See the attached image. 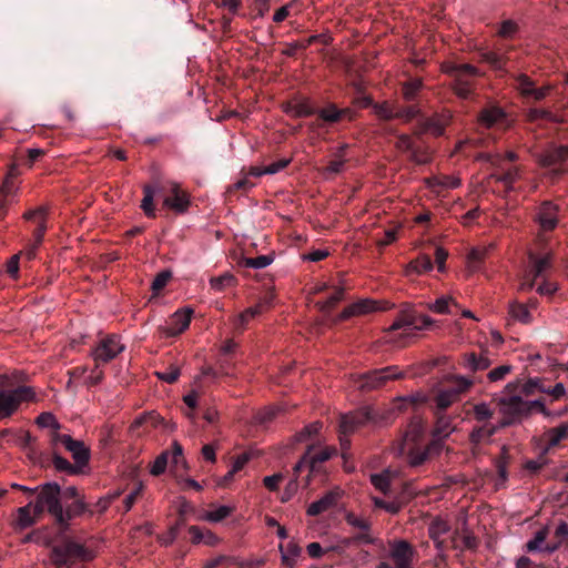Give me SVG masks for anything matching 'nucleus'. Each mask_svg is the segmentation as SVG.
Returning <instances> with one entry per match:
<instances>
[{"mask_svg":"<svg viewBox=\"0 0 568 568\" xmlns=\"http://www.w3.org/2000/svg\"><path fill=\"white\" fill-rule=\"evenodd\" d=\"M424 433L423 419L419 416H414L398 442V454L405 456L408 465L412 467L420 466L432 456H435L433 452H428V444L425 447L422 446Z\"/></svg>","mask_w":568,"mask_h":568,"instance_id":"1","label":"nucleus"},{"mask_svg":"<svg viewBox=\"0 0 568 568\" xmlns=\"http://www.w3.org/2000/svg\"><path fill=\"white\" fill-rule=\"evenodd\" d=\"M520 379L509 382L504 387L500 395L494 398L501 415L499 427L505 428L520 424L528 417V406L526 400L518 393Z\"/></svg>","mask_w":568,"mask_h":568,"instance_id":"2","label":"nucleus"},{"mask_svg":"<svg viewBox=\"0 0 568 568\" xmlns=\"http://www.w3.org/2000/svg\"><path fill=\"white\" fill-rule=\"evenodd\" d=\"M94 552L70 538H62L51 546L50 560L55 568H79L93 560Z\"/></svg>","mask_w":568,"mask_h":568,"instance_id":"3","label":"nucleus"},{"mask_svg":"<svg viewBox=\"0 0 568 568\" xmlns=\"http://www.w3.org/2000/svg\"><path fill=\"white\" fill-rule=\"evenodd\" d=\"M392 424V413L373 406H364L341 416L339 430L351 435L364 426L383 427Z\"/></svg>","mask_w":568,"mask_h":568,"instance_id":"4","label":"nucleus"},{"mask_svg":"<svg viewBox=\"0 0 568 568\" xmlns=\"http://www.w3.org/2000/svg\"><path fill=\"white\" fill-rule=\"evenodd\" d=\"M12 487L30 495L38 491L36 501L33 503V513L36 516H41L44 511H48L54 518L55 523H58V519H61L63 504L61 503V487L58 483H45L33 489L18 484H13Z\"/></svg>","mask_w":568,"mask_h":568,"instance_id":"5","label":"nucleus"},{"mask_svg":"<svg viewBox=\"0 0 568 568\" xmlns=\"http://www.w3.org/2000/svg\"><path fill=\"white\" fill-rule=\"evenodd\" d=\"M442 71L452 78L450 88L463 100L473 95L477 79L484 74L477 67L469 63L446 62L442 65Z\"/></svg>","mask_w":568,"mask_h":568,"instance_id":"6","label":"nucleus"},{"mask_svg":"<svg viewBox=\"0 0 568 568\" xmlns=\"http://www.w3.org/2000/svg\"><path fill=\"white\" fill-rule=\"evenodd\" d=\"M36 400V392L30 386H18L11 390L0 388V420L11 417L23 402Z\"/></svg>","mask_w":568,"mask_h":568,"instance_id":"7","label":"nucleus"},{"mask_svg":"<svg viewBox=\"0 0 568 568\" xmlns=\"http://www.w3.org/2000/svg\"><path fill=\"white\" fill-rule=\"evenodd\" d=\"M473 381L464 376H453L447 385L442 388L435 396V410L445 413V410L456 400L459 396L467 392L473 385Z\"/></svg>","mask_w":568,"mask_h":568,"instance_id":"8","label":"nucleus"},{"mask_svg":"<svg viewBox=\"0 0 568 568\" xmlns=\"http://www.w3.org/2000/svg\"><path fill=\"white\" fill-rule=\"evenodd\" d=\"M404 377L405 374L399 371L398 366H386L362 374L358 378V387L362 390L369 392L383 387L389 381L402 379Z\"/></svg>","mask_w":568,"mask_h":568,"instance_id":"9","label":"nucleus"},{"mask_svg":"<svg viewBox=\"0 0 568 568\" xmlns=\"http://www.w3.org/2000/svg\"><path fill=\"white\" fill-rule=\"evenodd\" d=\"M433 324L434 320L432 317L424 314H419L412 307H405L398 312L388 331H423L430 327Z\"/></svg>","mask_w":568,"mask_h":568,"instance_id":"10","label":"nucleus"},{"mask_svg":"<svg viewBox=\"0 0 568 568\" xmlns=\"http://www.w3.org/2000/svg\"><path fill=\"white\" fill-rule=\"evenodd\" d=\"M125 346L121 344L120 337L115 334L106 335L97 344L91 355L97 363V367L108 364L124 351Z\"/></svg>","mask_w":568,"mask_h":568,"instance_id":"11","label":"nucleus"},{"mask_svg":"<svg viewBox=\"0 0 568 568\" xmlns=\"http://www.w3.org/2000/svg\"><path fill=\"white\" fill-rule=\"evenodd\" d=\"M568 160V146L551 144L538 154V164L545 169H551L554 174L564 173L561 165Z\"/></svg>","mask_w":568,"mask_h":568,"instance_id":"12","label":"nucleus"},{"mask_svg":"<svg viewBox=\"0 0 568 568\" xmlns=\"http://www.w3.org/2000/svg\"><path fill=\"white\" fill-rule=\"evenodd\" d=\"M436 423L432 432L433 439L428 443V452H433L434 455H438L443 449V440L449 436L454 427L452 425V418L445 413L434 412Z\"/></svg>","mask_w":568,"mask_h":568,"instance_id":"13","label":"nucleus"},{"mask_svg":"<svg viewBox=\"0 0 568 568\" xmlns=\"http://www.w3.org/2000/svg\"><path fill=\"white\" fill-rule=\"evenodd\" d=\"M22 217L29 224L32 239L37 240V243H42L47 232L48 207L30 209L23 213Z\"/></svg>","mask_w":568,"mask_h":568,"instance_id":"14","label":"nucleus"},{"mask_svg":"<svg viewBox=\"0 0 568 568\" xmlns=\"http://www.w3.org/2000/svg\"><path fill=\"white\" fill-rule=\"evenodd\" d=\"M192 315V308H183L176 311L165 323V325L159 327L162 336L175 337L183 333L189 327Z\"/></svg>","mask_w":568,"mask_h":568,"instance_id":"15","label":"nucleus"},{"mask_svg":"<svg viewBox=\"0 0 568 568\" xmlns=\"http://www.w3.org/2000/svg\"><path fill=\"white\" fill-rule=\"evenodd\" d=\"M513 49V45H499L493 50L480 51L479 61L487 63L496 72L506 73V65L509 61L507 53Z\"/></svg>","mask_w":568,"mask_h":568,"instance_id":"16","label":"nucleus"},{"mask_svg":"<svg viewBox=\"0 0 568 568\" xmlns=\"http://www.w3.org/2000/svg\"><path fill=\"white\" fill-rule=\"evenodd\" d=\"M190 195L176 182H169V193L163 199V206L183 214L189 210Z\"/></svg>","mask_w":568,"mask_h":568,"instance_id":"17","label":"nucleus"},{"mask_svg":"<svg viewBox=\"0 0 568 568\" xmlns=\"http://www.w3.org/2000/svg\"><path fill=\"white\" fill-rule=\"evenodd\" d=\"M536 221L544 232L554 231L559 222V206L551 201L541 202Z\"/></svg>","mask_w":568,"mask_h":568,"instance_id":"18","label":"nucleus"},{"mask_svg":"<svg viewBox=\"0 0 568 568\" xmlns=\"http://www.w3.org/2000/svg\"><path fill=\"white\" fill-rule=\"evenodd\" d=\"M478 122L487 129L494 126H508V115L501 106L491 104L479 112Z\"/></svg>","mask_w":568,"mask_h":568,"instance_id":"19","label":"nucleus"},{"mask_svg":"<svg viewBox=\"0 0 568 568\" xmlns=\"http://www.w3.org/2000/svg\"><path fill=\"white\" fill-rule=\"evenodd\" d=\"M566 438H568V424H561L558 427L547 429L539 439V450H541V455H548Z\"/></svg>","mask_w":568,"mask_h":568,"instance_id":"20","label":"nucleus"},{"mask_svg":"<svg viewBox=\"0 0 568 568\" xmlns=\"http://www.w3.org/2000/svg\"><path fill=\"white\" fill-rule=\"evenodd\" d=\"M172 453L169 450L162 452L154 460V463L151 466V474L153 476H160L162 475L166 466L169 464V460H171L172 464L175 466L179 465L180 460L183 457V448L178 442H173L172 444Z\"/></svg>","mask_w":568,"mask_h":568,"instance_id":"21","label":"nucleus"},{"mask_svg":"<svg viewBox=\"0 0 568 568\" xmlns=\"http://www.w3.org/2000/svg\"><path fill=\"white\" fill-rule=\"evenodd\" d=\"M525 121L528 124L542 128L544 123L550 122L556 124L565 123V119L552 111L544 108H529L524 114Z\"/></svg>","mask_w":568,"mask_h":568,"instance_id":"22","label":"nucleus"},{"mask_svg":"<svg viewBox=\"0 0 568 568\" xmlns=\"http://www.w3.org/2000/svg\"><path fill=\"white\" fill-rule=\"evenodd\" d=\"M452 114L449 111L435 113L432 116H425L420 120L423 132L432 133L435 136L444 134L446 126L450 123Z\"/></svg>","mask_w":568,"mask_h":568,"instance_id":"23","label":"nucleus"},{"mask_svg":"<svg viewBox=\"0 0 568 568\" xmlns=\"http://www.w3.org/2000/svg\"><path fill=\"white\" fill-rule=\"evenodd\" d=\"M414 556L415 549L406 540L394 541L390 546L389 557L397 568L412 565Z\"/></svg>","mask_w":568,"mask_h":568,"instance_id":"24","label":"nucleus"},{"mask_svg":"<svg viewBox=\"0 0 568 568\" xmlns=\"http://www.w3.org/2000/svg\"><path fill=\"white\" fill-rule=\"evenodd\" d=\"M316 114L318 119L329 124L339 123L344 119L353 121L355 118V112L352 109H338L334 103H329L325 108L320 109L316 111Z\"/></svg>","mask_w":568,"mask_h":568,"instance_id":"25","label":"nucleus"},{"mask_svg":"<svg viewBox=\"0 0 568 568\" xmlns=\"http://www.w3.org/2000/svg\"><path fill=\"white\" fill-rule=\"evenodd\" d=\"M450 531V525L437 517L428 526V535L429 538L434 541L435 547L439 551H444L448 548L447 541L443 538V536L447 535Z\"/></svg>","mask_w":568,"mask_h":568,"instance_id":"26","label":"nucleus"},{"mask_svg":"<svg viewBox=\"0 0 568 568\" xmlns=\"http://www.w3.org/2000/svg\"><path fill=\"white\" fill-rule=\"evenodd\" d=\"M382 310L374 300H361L346 306L338 315L339 321H346L353 316L368 314ZM383 310H386L385 307Z\"/></svg>","mask_w":568,"mask_h":568,"instance_id":"27","label":"nucleus"},{"mask_svg":"<svg viewBox=\"0 0 568 568\" xmlns=\"http://www.w3.org/2000/svg\"><path fill=\"white\" fill-rule=\"evenodd\" d=\"M342 494L338 488L327 491L322 498L312 503L306 513L308 516H318L322 513L335 507L341 498Z\"/></svg>","mask_w":568,"mask_h":568,"instance_id":"28","label":"nucleus"},{"mask_svg":"<svg viewBox=\"0 0 568 568\" xmlns=\"http://www.w3.org/2000/svg\"><path fill=\"white\" fill-rule=\"evenodd\" d=\"M88 510V505L84 503L83 497L77 498L72 500L70 504L62 505V516L61 519H58V525L61 529H67L69 526V521L73 518L81 516Z\"/></svg>","mask_w":568,"mask_h":568,"instance_id":"29","label":"nucleus"},{"mask_svg":"<svg viewBox=\"0 0 568 568\" xmlns=\"http://www.w3.org/2000/svg\"><path fill=\"white\" fill-rule=\"evenodd\" d=\"M460 365L470 373H477L487 369L491 362L486 354L468 353L463 355Z\"/></svg>","mask_w":568,"mask_h":568,"instance_id":"30","label":"nucleus"},{"mask_svg":"<svg viewBox=\"0 0 568 568\" xmlns=\"http://www.w3.org/2000/svg\"><path fill=\"white\" fill-rule=\"evenodd\" d=\"M500 172L494 173L491 176L504 184L507 192L515 190V183L520 179V169L518 166L504 168L499 166Z\"/></svg>","mask_w":568,"mask_h":568,"instance_id":"31","label":"nucleus"},{"mask_svg":"<svg viewBox=\"0 0 568 568\" xmlns=\"http://www.w3.org/2000/svg\"><path fill=\"white\" fill-rule=\"evenodd\" d=\"M499 428V424L493 425L490 423H486L480 426H475L469 434V440L474 445H479L484 442L489 440Z\"/></svg>","mask_w":568,"mask_h":568,"instance_id":"32","label":"nucleus"},{"mask_svg":"<svg viewBox=\"0 0 568 568\" xmlns=\"http://www.w3.org/2000/svg\"><path fill=\"white\" fill-rule=\"evenodd\" d=\"M65 449L72 454L74 464L77 467H79L80 470H82L83 467L88 465L90 460V449L84 445L83 442L74 439V445L68 444Z\"/></svg>","mask_w":568,"mask_h":568,"instance_id":"33","label":"nucleus"},{"mask_svg":"<svg viewBox=\"0 0 568 568\" xmlns=\"http://www.w3.org/2000/svg\"><path fill=\"white\" fill-rule=\"evenodd\" d=\"M514 88L519 92V94L529 99L536 82L525 73L511 74Z\"/></svg>","mask_w":568,"mask_h":568,"instance_id":"34","label":"nucleus"},{"mask_svg":"<svg viewBox=\"0 0 568 568\" xmlns=\"http://www.w3.org/2000/svg\"><path fill=\"white\" fill-rule=\"evenodd\" d=\"M283 111L294 118H306L316 113V110L308 103V101H301L298 103H286Z\"/></svg>","mask_w":568,"mask_h":568,"instance_id":"35","label":"nucleus"},{"mask_svg":"<svg viewBox=\"0 0 568 568\" xmlns=\"http://www.w3.org/2000/svg\"><path fill=\"white\" fill-rule=\"evenodd\" d=\"M423 88L424 82L420 78H409L402 85L403 98L407 102H413L417 99Z\"/></svg>","mask_w":568,"mask_h":568,"instance_id":"36","label":"nucleus"},{"mask_svg":"<svg viewBox=\"0 0 568 568\" xmlns=\"http://www.w3.org/2000/svg\"><path fill=\"white\" fill-rule=\"evenodd\" d=\"M433 270V262L426 254H422L415 260L410 261L406 267V274H424Z\"/></svg>","mask_w":568,"mask_h":568,"instance_id":"37","label":"nucleus"},{"mask_svg":"<svg viewBox=\"0 0 568 568\" xmlns=\"http://www.w3.org/2000/svg\"><path fill=\"white\" fill-rule=\"evenodd\" d=\"M33 506H34L33 501H30L28 505L20 507L18 509V518H17V524H16L17 529H19V530L27 529L36 523V518L38 516H36L34 514H33V516L31 515V510L33 511Z\"/></svg>","mask_w":568,"mask_h":568,"instance_id":"38","label":"nucleus"},{"mask_svg":"<svg viewBox=\"0 0 568 568\" xmlns=\"http://www.w3.org/2000/svg\"><path fill=\"white\" fill-rule=\"evenodd\" d=\"M262 313V304H257L255 306H252V307H248L246 308L244 312H242L236 318H235V322H234V326H235V329L239 332V333H242L247 323L256 317L257 315H260Z\"/></svg>","mask_w":568,"mask_h":568,"instance_id":"39","label":"nucleus"},{"mask_svg":"<svg viewBox=\"0 0 568 568\" xmlns=\"http://www.w3.org/2000/svg\"><path fill=\"white\" fill-rule=\"evenodd\" d=\"M52 464L55 470L65 473L68 475H79L83 473V470H80L75 464H71L68 459L60 456L57 452H53L52 454Z\"/></svg>","mask_w":568,"mask_h":568,"instance_id":"40","label":"nucleus"},{"mask_svg":"<svg viewBox=\"0 0 568 568\" xmlns=\"http://www.w3.org/2000/svg\"><path fill=\"white\" fill-rule=\"evenodd\" d=\"M335 455H337V449L333 446H326L315 454L310 452L311 471L317 470L318 464L329 460Z\"/></svg>","mask_w":568,"mask_h":568,"instance_id":"41","label":"nucleus"},{"mask_svg":"<svg viewBox=\"0 0 568 568\" xmlns=\"http://www.w3.org/2000/svg\"><path fill=\"white\" fill-rule=\"evenodd\" d=\"M490 250H491V246L490 247H476V248L470 250L467 258H468L469 268L473 272H477L480 270V265L485 261V258Z\"/></svg>","mask_w":568,"mask_h":568,"instance_id":"42","label":"nucleus"},{"mask_svg":"<svg viewBox=\"0 0 568 568\" xmlns=\"http://www.w3.org/2000/svg\"><path fill=\"white\" fill-rule=\"evenodd\" d=\"M529 258L532 264L529 272L537 278L542 277L545 271L550 267V255L547 254L542 257H537L535 254H530Z\"/></svg>","mask_w":568,"mask_h":568,"instance_id":"43","label":"nucleus"},{"mask_svg":"<svg viewBox=\"0 0 568 568\" xmlns=\"http://www.w3.org/2000/svg\"><path fill=\"white\" fill-rule=\"evenodd\" d=\"M274 261L273 255H260L256 257H243L239 264L242 267L246 268H264L268 266Z\"/></svg>","mask_w":568,"mask_h":568,"instance_id":"44","label":"nucleus"},{"mask_svg":"<svg viewBox=\"0 0 568 568\" xmlns=\"http://www.w3.org/2000/svg\"><path fill=\"white\" fill-rule=\"evenodd\" d=\"M423 402H424V398H422L419 396L399 397L394 402L393 408L386 409V410L390 412L392 415H394V410L402 413V412H405L409 406L415 407ZM393 420H394V416H392V422Z\"/></svg>","mask_w":568,"mask_h":568,"instance_id":"45","label":"nucleus"},{"mask_svg":"<svg viewBox=\"0 0 568 568\" xmlns=\"http://www.w3.org/2000/svg\"><path fill=\"white\" fill-rule=\"evenodd\" d=\"M450 305L458 306V304L450 296H442L434 303L428 305V308L437 314H450Z\"/></svg>","mask_w":568,"mask_h":568,"instance_id":"46","label":"nucleus"},{"mask_svg":"<svg viewBox=\"0 0 568 568\" xmlns=\"http://www.w3.org/2000/svg\"><path fill=\"white\" fill-rule=\"evenodd\" d=\"M280 550L282 552L283 562L288 566H293L295 558L301 554V548L293 541L287 542L285 546L281 545Z\"/></svg>","mask_w":568,"mask_h":568,"instance_id":"47","label":"nucleus"},{"mask_svg":"<svg viewBox=\"0 0 568 568\" xmlns=\"http://www.w3.org/2000/svg\"><path fill=\"white\" fill-rule=\"evenodd\" d=\"M323 427L322 422H314L312 424L306 425L302 430L295 434L294 442L295 443H304L315 436Z\"/></svg>","mask_w":568,"mask_h":568,"instance_id":"48","label":"nucleus"},{"mask_svg":"<svg viewBox=\"0 0 568 568\" xmlns=\"http://www.w3.org/2000/svg\"><path fill=\"white\" fill-rule=\"evenodd\" d=\"M143 194L144 196L141 202V209L148 217L154 219L156 216V212L154 207L153 190L151 187H143Z\"/></svg>","mask_w":568,"mask_h":568,"instance_id":"49","label":"nucleus"},{"mask_svg":"<svg viewBox=\"0 0 568 568\" xmlns=\"http://www.w3.org/2000/svg\"><path fill=\"white\" fill-rule=\"evenodd\" d=\"M420 113L417 104L395 108V119H400L404 122H410L416 119Z\"/></svg>","mask_w":568,"mask_h":568,"instance_id":"50","label":"nucleus"},{"mask_svg":"<svg viewBox=\"0 0 568 568\" xmlns=\"http://www.w3.org/2000/svg\"><path fill=\"white\" fill-rule=\"evenodd\" d=\"M235 283L236 278L231 273H224L221 276L212 277L210 280L211 287L217 292L223 291L225 287L233 286Z\"/></svg>","mask_w":568,"mask_h":568,"instance_id":"51","label":"nucleus"},{"mask_svg":"<svg viewBox=\"0 0 568 568\" xmlns=\"http://www.w3.org/2000/svg\"><path fill=\"white\" fill-rule=\"evenodd\" d=\"M344 296V288L343 287H335L333 293L324 301L320 302L321 311L325 313H329L338 302L343 300Z\"/></svg>","mask_w":568,"mask_h":568,"instance_id":"52","label":"nucleus"},{"mask_svg":"<svg viewBox=\"0 0 568 568\" xmlns=\"http://www.w3.org/2000/svg\"><path fill=\"white\" fill-rule=\"evenodd\" d=\"M135 423L138 425H150L152 427H158L160 425H165V427H168V425L164 422V418L161 417L155 412H151V413L146 414L145 416L140 417L139 419L135 420ZM174 428H175V424H172L169 426L170 430H173Z\"/></svg>","mask_w":568,"mask_h":568,"instance_id":"53","label":"nucleus"},{"mask_svg":"<svg viewBox=\"0 0 568 568\" xmlns=\"http://www.w3.org/2000/svg\"><path fill=\"white\" fill-rule=\"evenodd\" d=\"M509 313L515 320L524 324H528L531 322V315L526 305L524 304L513 303L509 307Z\"/></svg>","mask_w":568,"mask_h":568,"instance_id":"54","label":"nucleus"},{"mask_svg":"<svg viewBox=\"0 0 568 568\" xmlns=\"http://www.w3.org/2000/svg\"><path fill=\"white\" fill-rule=\"evenodd\" d=\"M473 414L478 423L486 424L494 416V410L486 403H479L474 406Z\"/></svg>","mask_w":568,"mask_h":568,"instance_id":"55","label":"nucleus"},{"mask_svg":"<svg viewBox=\"0 0 568 568\" xmlns=\"http://www.w3.org/2000/svg\"><path fill=\"white\" fill-rule=\"evenodd\" d=\"M547 536H548L547 528L539 529L535 534L534 538L526 544L527 551L534 552L537 550H542L541 545L545 542ZM544 550H545V547H544Z\"/></svg>","mask_w":568,"mask_h":568,"instance_id":"56","label":"nucleus"},{"mask_svg":"<svg viewBox=\"0 0 568 568\" xmlns=\"http://www.w3.org/2000/svg\"><path fill=\"white\" fill-rule=\"evenodd\" d=\"M540 388H545L544 385H542L541 379H539V378H530L525 384L520 383L518 393L521 396L528 397V396L534 395L537 390L540 392Z\"/></svg>","mask_w":568,"mask_h":568,"instance_id":"57","label":"nucleus"},{"mask_svg":"<svg viewBox=\"0 0 568 568\" xmlns=\"http://www.w3.org/2000/svg\"><path fill=\"white\" fill-rule=\"evenodd\" d=\"M373 109H374V113L381 120L389 121V120L395 119V108L387 102L375 103L373 105Z\"/></svg>","mask_w":568,"mask_h":568,"instance_id":"58","label":"nucleus"},{"mask_svg":"<svg viewBox=\"0 0 568 568\" xmlns=\"http://www.w3.org/2000/svg\"><path fill=\"white\" fill-rule=\"evenodd\" d=\"M345 520L349 526L358 530H371L372 527V524L368 519L358 517L354 513H347L345 516Z\"/></svg>","mask_w":568,"mask_h":568,"instance_id":"59","label":"nucleus"},{"mask_svg":"<svg viewBox=\"0 0 568 568\" xmlns=\"http://www.w3.org/2000/svg\"><path fill=\"white\" fill-rule=\"evenodd\" d=\"M549 460L547 455H541V450H539V455L537 459H529L525 463V469L531 474L539 473L546 465H548Z\"/></svg>","mask_w":568,"mask_h":568,"instance_id":"60","label":"nucleus"},{"mask_svg":"<svg viewBox=\"0 0 568 568\" xmlns=\"http://www.w3.org/2000/svg\"><path fill=\"white\" fill-rule=\"evenodd\" d=\"M518 31V24L513 20H505L500 23L497 34L504 39H513Z\"/></svg>","mask_w":568,"mask_h":568,"instance_id":"61","label":"nucleus"},{"mask_svg":"<svg viewBox=\"0 0 568 568\" xmlns=\"http://www.w3.org/2000/svg\"><path fill=\"white\" fill-rule=\"evenodd\" d=\"M513 371L511 365H501L496 368H493L488 372L487 378L489 382L495 383L501 381Z\"/></svg>","mask_w":568,"mask_h":568,"instance_id":"62","label":"nucleus"},{"mask_svg":"<svg viewBox=\"0 0 568 568\" xmlns=\"http://www.w3.org/2000/svg\"><path fill=\"white\" fill-rule=\"evenodd\" d=\"M171 277L172 273L170 271H162L159 274H156L151 285L152 291L159 293L166 286Z\"/></svg>","mask_w":568,"mask_h":568,"instance_id":"63","label":"nucleus"},{"mask_svg":"<svg viewBox=\"0 0 568 568\" xmlns=\"http://www.w3.org/2000/svg\"><path fill=\"white\" fill-rule=\"evenodd\" d=\"M234 564L233 558L227 556H219L210 561H207L204 568H231Z\"/></svg>","mask_w":568,"mask_h":568,"instance_id":"64","label":"nucleus"}]
</instances>
